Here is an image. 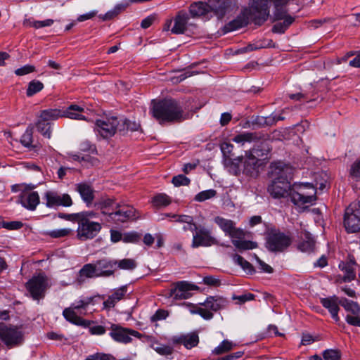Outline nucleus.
I'll return each mask as SVG.
<instances>
[{"mask_svg": "<svg viewBox=\"0 0 360 360\" xmlns=\"http://www.w3.org/2000/svg\"><path fill=\"white\" fill-rule=\"evenodd\" d=\"M243 238H233L232 243L240 252L248 250H252L257 248L256 242L242 240Z\"/></svg>", "mask_w": 360, "mask_h": 360, "instance_id": "obj_33", "label": "nucleus"}, {"mask_svg": "<svg viewBox=\"0 0 360 360\" xmlns=\"http://www.w3.org/2000/svg\"><path fill=\"white\" fill-rule=\"evenodd\" d=\"M217 243V240L211 236L210 230L205 227H200L198 228L195 233H193L191 247L193 248H196L200 246L208 247L212 245H216Z\"/></svg>", "mask_w": 360, "mask_h": 360, "instance_id": "obj_15", "label": "nucleus"}, {"mask_svg": "<svg viewBox=\"0 0 360 360\" xmlns=\"http://www.w3.org/2000/svg\"><path fill=\"white\" fill-rule=\"evenodd\" d=\"M53 23V20L51 19H47L41 21H34L32 23V26L36 29L41 28L44 27L51 26Z\"/></svg>", "mask_w": 360, "mask_h": 360, "instance_id": "obj_63", "label": "nucleus"}, {"mask_svg": "<svg viewBox=\"0 0 360 360\" xmlns=\"http://www.w3.org/2000/svg\"><path fill=\"white\" fill-rule=\"evenodd\" d=\"M18 202L28 210L34 211L40 202L37 191H23L19 195Z\"/></svg>", "mask_w": 360, "mask_h": 360, "instance_id": "obj_17", "label": "nucleus"}, {"mask_svg": "<svg viewBox=\"0 0 360 360\" xmlns=\"http://www.w3.org/2000/svg\"><path fill=\"white\" fill-rule=\"evenodd\" d=\"M255 295L248 292V293H245V294L238 295V296L233 295V300H237L236 303L241 304L245 303L247 301L253 300L255 299Z\"/></svg>", "mask_w": 360, "mask_h": 360, "instance_id": "obj_56", "label": "nucleus"}, {"mask_svg": "<svg viewBox=\"0 0 360 360\" xmlns=\"http://www.w3.org/2000/svg\"><path fill=\"white\" fill-rule=\"evenodd\" d=\"M350 176L356 179H360V160L355 161L350 168Z\"/></svg>", "mask_w": 360, "mask_h": 360, "instance_id": "obj_53", "label": "nucleus"}, {"mask_svg": "<svg viewBox=\"0 0 360 360\" xmlns=\"http://www.w3.org/2000/svg\"><path fill=\"white\" fill-rule=\"evenodd\" d=\"M85 360H116V359L110 354L97 352L88 356Z\"/></svg>", "mask_w": 360, "mask_h": 360, "instance_id": "obj_50", "label": "nucleus"}, {"mask_svg": "<svg viewBox=\"0 0 360 360\" xmlns=\"http://www.w3.org/2000/svg\"><path fill=\"white\" fill-rule=\"evenodd\" d=\"M171 198L165 193H159L155 195L152 199L153 206L155 208L166 207L171 203Z\"/></svg>", "mask_w": 360, "mask_h": 360, "instance_id": "obj_38", "label": "nucleus"}, {"mask_svg": "<svg viewBox=\"0 0 360 360\" xmlns=\"http://www.w3.org/2000/svg\"><path fill=\"white\" fill-rule=\"evenodd\" d=\"M48 286L47 278L43 274L33 276L25 284L26 289L34 300L43 298Z\"/></svg>", "mask_w": 360, "mask_h": 360, "instance_id": "obj_12", "label": "nucleus"}, {"mask_svg": "<svg viewBox=\"0 0 360 360\" xmlns=\"http://www.w3.org/2000/svg\"><path fill=\"white\" fill-rule=\"evenodd\" d=\"M127 285H123L120 288L117 289L112 295V297H114V299L117 302L122 299L124 295L127 292Z\"/></svg>", "mask_w": 360, "mask_h": 360, "instance_id": "obj_60", "label": "nucleus"}, {"mask_svg": "<svg viewBox=\"0 0 360 360\" xmlns=\"http://www.w3.org/2000/svg\"><path fill=\"white\" fill-rule=\"evenodd\" d=\"M101 230V225L98 222L83 220L77 230V236L80 240L92 239L97 236Z\"/></svg>", "mask_w": 360, "mask_h": 360, "instance_id": "obj_14", "label": "nucleus"}, {"mask_svg": "<svg viewBox=\"0 0 360 360\" xmlns=\"http://www.w3.org/2000/svg\"><path fill=\"white\" fill-rule=\"evenodd\" d=\"M114 205V200L107 197H102L94 203V207L97 210H101L102 214L108 215L109 211Z\"/></svg>", "mask_w": 360, "mask_h": 360, "instance_id": "obj_31", "label": "nucleus"}, {"mask_svg": "<svg viewBox=\"0 0 360 360\" xmlns=\"http://www.w3.org/2000/svg\"><path fill=\"white\" fill-rule=\"evenodd\" d=\"M151 347L157 353L160 355L168 356L171 355L173 352V348L172 347L160 344L158 342H154Z\"/></svg>", "mask_w": 360, "mask_h": 360, "instance_id": "obj_43", "label": "nucleus"}, {"mask_svg": "<svg viewBox=\"0 0 360 360\" xmlns=\"http://www.w3.org/2000/svg\"><path fill=\"white\" fill-rule=\"evenodd\" d=\"M229 301L221 296H209L202 303L194 304L190 302H184L189 311L193 314H199L205 320H210L213 318V312H217L226 307Z\"/></svg>", "mask_w": 360, "mask_h": 360, "instance_id": "obj_3", "label": "nucleus"}, {"mask_svg": "<svg viewBox=\"0 0 360 360\" xmlns=\"http://www.w3.org/2000/svg\"><path fill=\"white\" fill-rule=\"evenodd\" d=\"M321 303L325 308H326L329 311L334 321L335 322H338L340 321V317L338 316V311L340 310V308L338 307V297L336 296H333L327 298H322L321 300Z\"/></svg>", "mask_w": 360, "mask_h": 360, "instance_id": "obj_24", "label": "nucleus"}, {"mask_svg": "<svg viewBox=\"0 0 360 360\" xmlns=\"http://www.w3.org/2000/svg\"><path fill=\"white\" fill-rule=\"evenodd\" d=\"M116 263V271L117 269L131 271L134 269L137 264L133 259H123L120 260L115 259Z\"/></svg>", "mask_w": 360, "mask_h": 360, "instance_id": "obj_39", "label": "nucleus"}, {"mask_svg": "<svg viewBox=\"0 0 360 360\" xmlns=\"http://www.w3.org/2000/svg\"><path fill=\"white\" fill-rule=\"evenodd\" d=\"M243 161V157H238V158L231 159L228 158L225 160L224 164L229 168L230 173L238 175L240 173V164Z\"/></svg>", "mask_w": 360, "mask_h": 360, "instance_id": "obj_35", "label": "nucleus"}, {"mask_svg": "<svg viewBox=\"0 0 360 360\" xmlns=\"http://www.w3.org/2000/svg\"><path fill=\"white\" fill-rule=\"evenodd\" d=\"M339 304L343 307L347 311L354 315H360V307L356 302L342 298L339 300Z\"/></svg>", "mask_w": 360, "mask_h": 360, "instance_id": "obj_36", "label": "nucleus"}, {"mask_svg": "<svg viewBox=\"0 0 360 360\" xmlns=\"http://www.w3.org/2000/svg\"><path fill=\"white\" fill-rule=\"evenodd\" d=\"M0 340L8 348L18 347L24 341V333L17 326H6L4 323H0Z\"/></svg>", "mask_w": 360, "mask_h": 360, "instance_id": "obj_7", "label": "nucleus"}, {"mask_svg": "<svg viewBox=\"0 0 360 360\" xmlns=\"http://www.w3.org/2000/svg\"><path fill=\"white\" fill-rule=\"evenodd\" d=\"M217 195V191L214 189H209L198 193L194 198L197 202H203L206 200L212 198Z\"/></svg>", "mask_w": 360, "mask_h": 360, "instance_id": "obj_46", "label": "nucleus"}, {"mask_svg": "<svg viewBox=\"0 0 360 360\" xmlns=\"http://www.w3.org/2000/svg\"><path fill=\"white\" fill-rule=\"evenodd\" d=\"M261 135L255 132H243L235 136L233 141L243 145L245 142H255L260 140Z\"/></svg>", "mask_w": 360, "mask_h": 360, "instance_id": "obj_29", "label": "nucleus"}, {"mask_svg": "<svg viewBox=\"0 0 360 360\" xmlns=\"http://www.w3.org/2000/svg\"><path fill=\"white\" fill-rule=\"evenodd\" d=\"M150 112L160 123L180 122L186 119L182 107L174 99H163L158 102L153 101Z\"/></svg>", "mask_w": 360, "mask_h": 360, "instance_id": "obj_2", "label": "nucleus"}, {"mask_svg": "<svg viewBox=\"0 0 360 360\" xmlns=\"http://www.w3.org/2000/svg\"><path fill=\"white\" fill-rule=\"evenodd\" d=\"M254 257L257 262L258 264L260 266V269L262 271L266 273L271 274L273 272V269L271 266H270L269 264H266L264 262L261 260L257 255H254Z\"/></svg>", "mask_w": 360, "mask_h": 360, "instance_id": "obj_62", "label": "nucleus"}, {"mask_svg": "<svg viewBox=\"0 0 360 360\" xmlns=\"http://www.w3.org/2000/svg\"><path fill=\"white\" fill-rule=\"evenodd\" d=\"M258 160L252 155H247L244 162V172L248 175H253L256 172Z\"/></svg>", "mask_w": 360, "mask_h": 360, "instance_id": "obj_34", "label": "nucleus"}, {"mask_svg": "<svg viewBox=\"0 0 360 360\" xmlns=\"http://www.w3.org/2000/svg\"><path fill=\"white\" fill-rule=\"evenodd\" d=\"M109 217L115 222H125L129 219H134L135 210L129 206H122L115 212L109 213Z\"/></svg>", "mask_w": 360, "mask_h": 360, "instance_id": "obj_21", "label": "nucleus"}, {"mask_svg": "<svg viewBox=\"0 0 360 360\" xmlns=\"http://www.w3.org/2000/svg\"><path fill=\"white\" fill-rule=\"evenodd\" d=\"M139 236L135 232L127 233L123 235L122 241L124 243H136Z\"/></svg>", "mask_w": 360, "mask_h": 360, "instance_id": "obj_58", "label": "nucleus"}, {"mask_svg": "<svg viewBox=\"0 0 360 360\" xmlns=\"http://www.w3.org/2000/svg\"><path fill=\"white\" fill-rule=\"evenodd\" d=\"M271 168L273 179L267 188L270 195L278 199L290 196L292 189V169L282 162L272 164Z\"/></svg>", "mask_w": 360, "mask_h": 360, "instance_id": "obj_1", "label": "nucleus"}, {"mask_svg": "<svg viewBox=\"0 0 360 360\" xmlns=\"http://www.w3.org/2000/svg\"><path fill=\"white\" fill-rule=\"evenodd\" d=\"M208 3L210 13H212L218 18H222L231 5L230 0H210Z\"/></svg>", "mask_w": 360, "mask_h": 360, "instance_id": "obj_22", "label": "nucleus"}, {"mask_svg": "<svg viewBox=\"0 0 360 360\" xmlns=\"http://www.w3.org/2000/svg\"><path fill=\"white\" fill-rule=\"evenodd\" d=\"M44 88V84L39 80H32L28 84L26 94L28 97L32 96L35 94L41 91Z\"/></svg>", "mask_w": 360, "mask_h": 360, "instance_id": "obj_42", "label": "nucleus"}, {"mask_svg": "<svg viewBox=\"0 0 360 360\" xmlns=\"http://www.w3.org/2000/svg\"><path fill=\"white\" fill-rule=\"evenodd\" d=\"M36 68L32 65H25L15 70V74L18 76H23L32 72H35Z\"/></svg>", "mask_w": 360, "mask_h": 360, "instance_id": "obj_52", "label": "nucleus"}, {"mask_svg": "<svg viewBox=\"0 0 360 360\" xmlns=\"http://www.w3.org/2000/svg\"><path fill=\"white\" fill-rule=\"evenodd\" d=\"M189 19V15L186 11L178 12L172 20L174 25L170 30L171 32L175 34H184L187 30Z\"/></svg>", "mask_w": 360, "mask_h": 360, "instance_id": "obj_20", "label": "nucleus"}, {"mask_svg": "<svg viewBox=\"0 0 360 360\" xmlns=\"http://www.w3.org/2000/svg\"><path fill=\"white\" fill-rule=\"evenodd\" d=\"M23 226L21 221H13L10 222L4 221L2 224V226L8 230H17L22 228Z\"/></svg>", "mask_w": 360, "mask_h": 360, "instance_id": "obj_57", "label": "nucleus"}, {"mask_svg": "<svg viewBox=\"0 0 360 360\" xmlns=\"http://www.w3.org/2000/svg\"><path fill=\"white\" fill-rule=\"evenodd\" d=\"M233 347L232 342L227 340L222 341L219 346H217L213 350L212 353L217 355H219L231 350Z\"/></svg>", "mask_w": 360, "mask_h": 360, "instance_id": "obj_45", "label": "nucleus"}, {"mask_svg": "<svg viewBox=\"0 0 360 360\" xmlns=\"http://www.w3.org/2000/svg\"><path fill=\"white\" fill-rule=\"evenodd\" d=\"M316 190L311 184H300L292 186L290 193L291 201L296 205L312 204L316 201Z\"/></svg>", "mask_w": 360, "mask_h": 360, "instance_id": "obj_4", "label": "nucleus"}, {"mask_svg": "<svg viewBox=\"0 0 360 360\" xmlns=\"http://www.w3.org/2000/svg\"><path fill=\"white\" fill-rule=\"evenodd\" d=\"M253 123L259 127L271 126L275 124V120L273 114L266 117L257 116L254 119Z\"/></svg>", "mask_w": 360, "mask_h": 360, "instance_id": "obj_44", "label": "nucleus"}, {"mask_svg": "<svg viewBox=\"0 0 360 360\" xmlns=\"http://www.w3.org/2000/svg\"><path fill=\"white\" fill-rule=\"evenodd\" d=\"M97 274L98 273L95 263L86 264L79 270L77 282L79 284H82L84 281L85 278L98 277Z\"/></svg>", "mask_w": 360, "mask_h": 360, "instance_id": "obj_26", "label": "nucleus"}, {"mask_svg": "<svg viewBox=\"0 0 360 360\" xmlns=\"http://www.w3.org/2000/svg\"><path fill=\"white\" fill-rule=\"evenodd\" d=\"M120 122L124 123V129L121 132L127 131H136L141 127L140 124L136 122H131L129 120L120 117Z\"/></svg>", "mask_w": 360, "mask_h": 360, "instance_id": "obj_48", "label": "nucleus"}, {"mask_svg": "<svg viewBox=\"0 0 360 360\" xmlns=\"http://www.w3.org/2000/svg\"><path fill=\"white\" fill-rule=\"evenodd\" d=\"M95 264L99 277H110L116 271L115 259L105 257L97 260Z\"/></svg>", "mask_w": 360, "mask_h": 360, "instance_id": "obj_19", "label": "nucleus"}, {"mask_svg": "<svg viewBox=\"0 0 360 360\" xmlns=\"http://www.w3.org/2000/svg\"><path fill=\"white\" fill-rule=\"evenodd\" d=\"M287 16L290 15L288 14V10L285 8V6H274L273 14L274 20H281L283 18H287Z\"/></svg>", "mask_w": 360, "mask_h": 360, "instance_id": "obj_47", "label": "nucleus"}, {"mask_svg": "<svg viewBox=\"0 0 360 360\" xmlns=\"http://www.w3.org/2000/svg\"><path fill=\"white\" fill-rule=\"evenodd\" d=\"M105 332H106V329L103 326L97 325V326H94L89 327V333L91 335H102L105 334Z\"/></svg>", "mask_w": 360, "mask_h": 360, "instance_id": "obj_61", "label": "nucleus"}, {"mask_svg": "<svg viewBox=\"0 0 360 360\" xmlns=\"http://www.w3.org/2000/svg\"><path fill=\"white\" fill-rule=\"evenodd\" d=\"M189 12L193 17H200L210 13L209 3L195 2L189 7Z\"/></svg>", "mask_w": 360, "mask_h": 360, "instance_id": "obj_28", "label": "nucleus"}, {"mask_svg": "<svg viewBox=\"0 0 360 360\" xmlns=\"http://www.w3.org/2000/svg\"><path fill=\"white\" fill-rule=\"evenodd\" d=\"M94 297H88L82 300L75 302L68 308H65L63 311L65 319L77 326L89 327L91 324L90 321L84 320L79 317L76 310L85 309L90 304L93 302Z\"/></svg>", "mask_w": 360, "mask_h": 360, "instance_id": "obj_5", "label": "nucleus"}, {"mask_svg": "<svg viewBox=\"0 0 360 360\" xmlns=\"http://www.w3.org/2000/svg\"><path fill=\"white\" fill-rule=\"evenodd\" d=\"M21 143L25 147H30L32 143V131L27 129L20 139Z\"/></svg>", "mask_w": 360, "mask_h": 360, "instance_id": "obj_54", "label": "nucleus"}, {"mask_svg": "<svg viewBox=\"0 0 360 360\" xmlns=\"http://www.w3.org/2000/svg\"><path fill=\"white\" fill-rule=\"evenodd\" d=\"M324 360H340L341 352L338 349H326L323 352Z\"/></svg>", "mask_w": 360, "mask_h": 360, "instance_id": "obj_49", "label": "nucleus"}, {"mask_svg": "<svg viewBox=\"0 0 360 360\" xmlns=\"http://www.w3.org/2000/svg\"><path fill=\"white\" fill-rule=\"evenodd\" d=\"M84 109L77 105H70L65 110H62V117H68L73 120H86L83 115Z\"/></svg>", "mask_w": 360, "mask_h": 360, "instance_id": "obj_27", "label": "nucleus"}, {"mask_svg": "<svg viewBox=\"0 0 360 360\" xmlns=\"http://www.w3.org/2000/svg\"><path fill=\"white\" fill-rule=\"evenodd\" d=\"M71 232L70 229H62L53 230L49 233V235L53 238H63L68 236Z\"/></svg>", "mask_w": 360, "mask_h": 360, "instance_id": "obj_55", "label": "nucleus"}, {"mask_svg": "<svg viewBox=\"0 0 360 360\" xmlns=\"http://www.w3.org/2000/svg\"><path fill=\"white\" fill-rule=\"evenodd\" d=\"M110 329L109 335L114 341L120 343L127 344L131 342L132 340L131 336L138 338H140L141 336V334L138 331L122 327L118 324L110 323Z\"/></svg>", "mask_w": 360, "mask_h": 360, "instance_id": "obj_13", "label": "nucleus"}, {"mask_svg": "<svg viewBox=\"0 0 360 360\" xmlns=\"http://www.w3.org/2000/svg\"><path fill=\"white\" fill-rule=\"evenodd\" d=\"M214 222L221 228L226 235H228L232 239H240L245 237L243 230L236 228L234 221L231 219L216 217L214 218Z\"/></svg>", "mask_w": 360, "mask_h": 360, "instance_id": "obj_16", "label": "nucleus"}, {"mask_svg": "<svg viewBox=\"0 0 360 360\" xmlns=\"http://www.w3.org/2000/svg\"><path fill=\"white\" fill-rule=\"evenodd\" d=\"M124 124L120 122V117H106L96 121V130L101 136L108 139L114 136L117 131H123Z\"/></svg>", "mask_w": 360, "mask_h": 360, "instance_id": "obj_6", "label": "nucleus"}, {"mask_svg": "<svg viewBox=\"0 0 360 360\" xmlns=\"http://www.w3.org/2000/svg\"><path fill=\"white\" fill-rule=\"evenodd\" d=\"M172 182L175 186H181L189 185L191 181L186 176L183 174H179L174 176L172 178Z\"/></svg>", "mask_w": 360, "mask_h": 360, "instance_id": "obj_51", "label": "nucleus"}, {"mask_svg": "<svg viewBox=\"0 0 360 360\" xmlns=\"http://www.w3.org/2000/svg\"><path fill=\"white\" fill-rule=\"evenodd\" d=\"M62 117V110L59 109H47L41 110L39 118L45 122H50Z\"/></svg>", "mask_w": 360, "mask_h": 360, "instance_id": "obj_32", "label": "nucleus"}, {"mask_svg": "<svg viewBox=\"0 0 360 360\" xmlns=\"http://www.w3.org/2000/svg\"><path fill=\"white\" fill-rule=\"evenodd\" d=\"M75 190L79 194L87 207L93 204L96 191L91 184L87 182L78 183L75 185Z\"/></svg>", "mask_w": 360, "mask_h": 360, "instance_id": "obj_18", "label": "nucleus"}, {"mask_svg": "<svg viewBox=\"0 0 360 360\" xmlns=\"http://www.w3.org/2000/svg\"><path fill=\"white\" fill-rule=\"evenodd\" d=\"M283 22L276 23L272 28V31L276 33H284L285 31L295 21V18L292 16H287L283 18Z\"/></svg>", "mask_w": 360, "mask_h": 360, "instance_id": "obj_37", "label": "nucleus"}, {"mask_svg": "<svg viewBox=\"0 0 360 360\" xmlns=\"http://www.w3.org/2000/svg\"><path fill=\"white\" fill-rule=\"evenodd\" d=\"M37 131L44 137L50 139L51 136V122H45L40 118L36 123Z\"/></svg>", "mask_w": 360, "mask_h": 360, "instance_id": "obj_41", "label": "nucleus"}, {"mask_svg": "<svg viewBox=\"0 0 360 360\" xmlns=\"http://www.w3.org/2000/svg\"><path fill=\"white\" fill-rule=\"evenodd\" d=\"M347 323L351 326L360 327V317L359 315H354L352 314H347L345 317Z\"/></svg>", "mask_w": 360, "mask_h": 360, "instance_id": "obj_59", "label": "nucleus"}, {"mask_svg": "<svg viewBox=\"0 0 360 360\" xmlns=\"http://www.w3.org/2000/svg\"><path fill=\"white\" fill-rule=\"evenodd\" d=\"M155 15H150L146 18H144L141 23V27L143 29L148 28L155 20Z\"/></svg>", "mask_w": 360, "mask_h": 360, "instance_id": "obj_64", "label": "nucleus"}, {"mask_svg": "<svg viewBox=\"0 0 360 360\" xmlns=\"http://www.w3.org/2000/svg\"><path fill=\"white\" fill-rule=\"evenodd\" d=\"M198 289V286L188 281H179L172 285L167 297L174 300H186L193 295L192 291Z\"/></svg>", "mask_w": 360, "mask_h": 360, "instance_id": "obj_11", "label": "nucleus"}, {"mask_svg": "<svg viewBox=\"0 0 360 360\" xmlns=\"http://www.w3.org/2000/svg\"><path fill=\"white\" fill-rule=\"evenodd\" d=\"M292 243L291 237L280 231L271 230L266 237V248L271 252H282Z\"/></svg>", "mask_w": 360, "mask_h": 360, "instance_id": "obj_8", "label": "nucleus"}, {"mask_svg": "<svg viewBox=\"0 0 360 360\" xmlns=\"http://www.w3.org/2000/svg\"><path fill=\"white\" fill-rule=\"evenodd\" d=\"M173 342L176 344H181L186 348L191 349L198 345L199 342V337L196 333L193 332L174 338Z\"/></svg>", "mask_w": 360, "mask_h": 360, "instance_id": "obj_25", "label": "nucleus"}, {"mask_svg": "<svg viewBox=\"0 0 360 360\" xmlns=\"http://www.w3.org/2000/svg\"><path fill=\"white\" fill-rule=\"evenodd\" d=\"M45 205L49 208L70 207L73 205L71 196L68 193H60L56 191H46L43 195Z\"/></svg>", "mask_w": 360, "mask_h": 360, "instance_id": "obj_10", "label": "nucleus"}, {"mask_svg": "<svg viewBox=\"0 0 360 360\" xmlns=\"http://www.w3.org/2000/svg\"><path fill=\"white\" fill-rule=\"evenodd\" d=\"M233 259L236 264L239 265L248 274H252L255 272L253 266L243 257L236 254L233 255Z\"/></svg>", "mask_w": 360, "mask_h": 360, "instance_id": "obj_40", "label": "nucleus"}, {"mask_svg": "<svg viewBox=\"0 0 360 360\" xmlns=\"http://www.w3.org/2000/svg\"><path fill=\"white\" fill-rule=\"evenodd\" d=\"M344 225L348 232L355 233L360 231V202H353L346 208Z\"/></svg>", "mask_w": 360, "mask_h": 360, "instance_id": "obj_9", "label": "nucleus"}, {"mask_svg": "<svg viewBox=\"0 0 360 360\" xmlns=\"http://www.w3.org/2000/svg\"><path fill=\"white\" fill-rule=\"evenodd\" d=\"M300 237L303 241L300 243L299 249L302 252L313 251L315 241L311 235L307 231H304L301 233Z\"/></svg>", "mask_w": 360, "mask_h": 360, "instance_id": "obj_30", "label": "nucleus"}, {"mask_svg": "<svg viewBox=\"0 0 360 360\" xmlns=\"http://www.w3.org/2000/svg\"><path fill=\"white\" fill-rule=\"evenodd\" d=\"M357 264L354 257L349 256L348 261L341 262L339 264V268L345 272L342 278L344 282H350L356 278V267Z\"/></svg>", "mask_w": 360, "mask_h": 360, "instance_id": "obj_23", "label": "nucleus"}]
</instances>
